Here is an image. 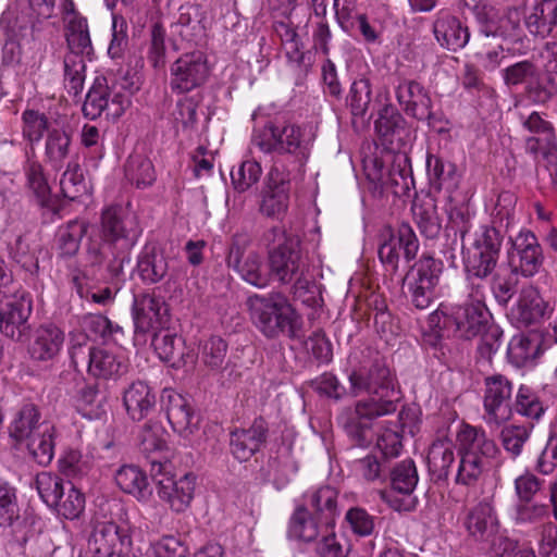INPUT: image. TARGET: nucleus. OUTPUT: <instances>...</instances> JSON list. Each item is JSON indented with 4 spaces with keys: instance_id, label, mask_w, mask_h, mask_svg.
<instances>
[{
    "instance_id": "obj_1",
    "label": "nucleus",
    "mask_w": 557,
    "mask_h": 557,
    "mask_svg": "<svg viewBox=\"0 0 557 557\" xmlns=\"http://www.w3.org/2000/svg\"><path fill=\"white\" fill-rule=\"evenodd\" d=\"M85 221H70L61 226L55 236L57 259L66 270V280L72 277V269L84 271L87 267L107 264L112 278L123 275L125 264L131 262V251L141 233L134 216L121 210L108 208L101 214L100 239L88 237L85 245V265L76 259L81 242L87 233Z\"/></svg>"
},
{
    "instance_id": "obj_2",
    "label": "nucleus",
    "mask_w": 557,
    "mask_h": 557,
    "mask_svg": "<svg viewBox=\"0 0 557 557\" xmlns=\"http://www.w3.org/2000/svg\"><path fill=\"white\" fill-rule=\"evenodd\" d=\"M448 224L445 227L446 246L451 250L450 258H455L454 251L461 248L467 280V289L473 290L478 296L488 289V278L494 274L503 236L495 226H482L481 234L473 245L465 248L463 239L470 230L468 215L457 208L448 213Z\"/></svg>"
},
{
    "instance_id": "obj_3",
    "label": "nucleus",
    "mask_w": 557,
    "mask_h": 557,
    "mask_svg": "<svg viewBox=\"0 0 557 557\" xmlns=\"http://www.w3.org/2000/svg\"><path fill=\"white\" fill-rule=\"evenodd\" d=\"M313 135L302 125L290 121H268L255 128L251 143L267 154H275L287 169L300 172L311 153Z\"/></svg>"
},
{
    "instance_id": "obj_4",
    "label": "nucleus",
    "mask_w": 557,
    "mask_h": 557,
    "mask_svg": "<svg viewBox=\"0 0 557 557\" xmlns=\"http://www.w3.org/2000/svg\"><path fill=\"white\" fill-rule=\"evenodd\" d=\"M351 393L357 396L362 391L374 396L362 399L356 404L355 412L345 424L349 432L370 429L372 421L383 414V396L379 391L383 387V354L367 348L362 354L361 366L349 374Z\"/></svg>"
},
{
    "instance_id": "obj_5",
    "label": "nucleus",
    "mask_w": 557,
    "mask_h": 557,
    "mask_svg": "<svg viewBox=\"0 0 557 557\" xmlns=\"http://www.w3.org/2000/svg\"><path fill=\"white\" fill-rule=\"evenodd\" d=\"M407 129L400 114L385 106V164H389L385 189L395 198L397 209L406 207L413 177L409 157L405 150Z\"/></svg>"
},
{
    "instance_id": "obj_6",
    "label": "nucleus",
    "mask_w": 557,
    "mask_h": 557,
    "mask_svg": "<svg viewBox=\"0 0 557 557\" xmlns=\"http://www.w3.org/2000/svg\"><path fill=\"white\" fill-rule=\"evenodd\" d=\"M247 307L252 323L267 338L300 337L302 318L283 293L253 294Z\"/></svg>"
},
{
    "instance_id": "obj_7",
    "label": "nucleus",
    "mask_w": 557,
    "mask_h": 557,
    "mask_svg": "<svg viewBox=\"0 0 557 557\" xmlns=\"http://www.w3.org/2000/svg\"><path fill=\"white\" fill-rule=\"evenodd\" d=\"M459 463L455 482L472 486L486 470L487 460L498 453L495 442L487 437L482 428L463 424L456 436Z\"/></svg>"
},
{
    "instance_id": "obj_8",
    "label": "nucleus",
    "mask_w": 557,
    "mask_h": 557,
    "mask_svg": "<svg viewBox=\"0 0 557 557\" xmlns=\"http://www.w3.org/2000/svg\"><path fill=\"white\" fill-rule=\"evenodd\" d=\"M10 436L25 443L28 453L40 466H48L54 456L55 429L49 421H41L38 408L24 405L10 425Z\"/></svg>"
},
{
    "instance_id": "obj_9",
    "label": "nucleus",
    "mask_w": 557,
    "mask_h": 557,
    "mask_svg": "<svg viewBox=\"0 0 557 557\" xmlns=\"http://www.w3.org/2000/svg\"><path fill=\"white\" fill-rule=\"evenodd\" d=\"M268 263L270 281L273 278L281 285H290L295 297L309 292L312 280L297 238L284 236L282 243L269 250Z\"/></svg>"
},
{
    "instance_id": "obj_10",
    "label": "nucleus",
    "mask_w": 557,
    "mask_h": 557,
    "mask_svg": "<svg viewBox=\"0 0 557 557\" xmlns=\"http://www.w3.org/2000/svg\"><path fill=\"white\" fill-rule=\"evenodd\" d=\"M249 244L246 235H234L226 256V264L247 284L262 289L270 285L269 264L265 265L260 253L248 250Z\"/></svg>"
},
{
    "instance_id": "obj_11",
    "label": "nucleus",
    "mask_w": 557,
    "mask_h": 557,
    "mask_svg": "<svg viewBox=\"0 0 557 557\" xmlns=\"http://www.w3.org/2000/svg\"><path fill=\"white\" fill-rule=\"evenodd\" d=\"M129 104L131 99L126 92L115 85L110 86L106 77L98 76L86 95L83 112L90 120L99 117L102 113L109 119H117Z\"/></svg>"
},
{
    "instance_id": "obj_12",
    "label": "nucleus",
    "mask_w": 557,
    "mask_h": 557,
    "mask_svg": "<svg viewBox=\"0 0 557 557\" xmlns=\"http://www.w3.org/2000/svg\"><path fill=\"white\" fill-rule=\"evenodd\" d=\"M210 74L207 57L201 51L183 53L170 66V88L181 95L202 86Z\"/></svg>"
},
{
    "instance_id": "obj_13",
    "label": "nucleus",
    "mask_w": 557,
    "mask_h": 557,
    "mask_svg": "<svg viewBox=\"0 0 557 557\" xmlns=\"http://www.w3.org/2000/svg\"><path fill=\"white\" fill-rule=\"evenodd\" d=\"M418 471L412 459L408 458L396 463L389 470L391 491L385 493V502L397 512L414 510L417 499L412 493L418 483Z\"/></svg>"
},
{
    "instance_id": "obj_14",
    "label": "nucleus",
    "mask_w": 557,
    "mask_h": 557,
    "mask_svg": "<svg viewBox=\"0 0 557 557\" xmlns=\"http://www.w3.org/2000/svg\"><path fill=\"white\" fill-rule=\"evenodd\" d=\"M486 293L478 296L473 290L467 289L468 300L455 308L447 322H453L458 336L471 339L479 336L490 324V313L484 304Z\"/></svg>"
},
{
    "instance_id": "obj_15",
    "label": "nucleus",
    "mask_w": 557,
    "mask_h": 557,
    "mask_svg": "<svg viewBox=\"0 0 557 557\" xmlns=\"http://www.w3.org/2000/svg\"><path fill=\"white\" fill-rule=\"evenodd\" d=\"M483 406L487 423L502 424L512 416V383L503 374L486 376Z\"/></svg>"
},
{
    "instance_id": "obj_16",
    "label": "nucleus",
    "mask_w": 557,
    "mask_h": 557,
    "mask_svg": "<svg viewBox=\"0 0 557 557\" xmlns=\"http://www.w3.org/2000/svg\"><path fill=\"white\" fill-rule=\"evenodd\" d=\"M132 315L136 341L146 342V334L157 332L168 322V306L156 295L144 294L134 297Z\"/></svg>"
},
{
    "instance_id": "obj_17",
    "label": "nucleus",
    "mask_w": 557,
    "mask_h": 557,
    "mask_svg": "<svg viewBox=\"0 0 557 557\" xmlns=\"http://www.w3.org/2000/svg\"><path fill=\"white\" fill-rule=\"evenodd\" d=\"M161 407L173 431L187 438L200 424V416L194 410L190 401L172 388H164L161 394Z\"/></svg>"
},
{
    "instance_id": "obj_18",
    "label": "nucleus",
    "mask_w": 557,
    "mask_h": 557,
    "mask_svg": "<svg viewBox=\"0 0 557 557\" xmlns=\"http://www.w3.org/2000/svg\"><path fill=\"white\" fill-rule=\"evenodd\" d=\"M132 544L129 527L113 521L97 522L88 541L92 557H110Z\"/></svg>"
},
{
    "instance_id": "obj_19",
    "label": "nucleus",
    "mask_w": 557,
    "mask_h": 557,
    "mask_svg": "<svg viewBox=\"0 0 557 557\" xmlns=\"http://www.w3.org/2000/svg\"><path fill=\"white\" fill-rule=\"evenodd\" d=\"M292 170L282 160L273 161L268 174L267 191L261 211L268 216H277L288 208Z\"/></svg>"
},
{
    "instance_id": "obj_20",
    "label": "nucleus",
    "mask_w": 557,
    "mask_h": 557,
    "mask_svg": "<svg viewBox=\"0 0 557 557\" xmlns=\"http://www.w3.org/2000/svg\"><path fill=\"white\" fill-rule=\"evenodd\" d=\"M510 239L511 249L508 255L512 271L527 277L536 274L544 259L536 236L531 231H521Z\"/></svg>"
},
{
    "instance_id": "obj_21",
    "label": "nucleus",
    "mask_w": 557,
    "mask_h": 557,
    "mask_svg": "<svg viewBox=\"0 0 557 557\" xmlns=\"http://www.w3.org/2000/svg\"><path fill=\"white\" fill-rule=\"evenodd\" d=\"M71 358L75 366L79 359L87 361L89 374L98 379L115 377L126 370L123 360L106 348H88L85 354L82 346L73 347Z\"/></svg>"
},
{
    "instance_id": "obj_22",
    "label": "nucleus",
    "mask_w": 557,
    "mask_h": 557,
    "mask_svg": "<svg viewBox=\"0 0 557 557\" xmlns=\"http://www.w3.org/2000/svg\"><path fill=\"white\" fill-rule=\"evenodd\" d=\"M32 312V300L28 296L12 295L0 301V329L12 339L21 341L26 330V322Z\"/></svg>"
},
{
    "instance_id": "obj_23",
    "label": "nucleus",
    "mask_w": 557,
    "mask_h": 557,
    "mask_svg": "<svg viewBox=\"0 0 557 557\" xmlns=\"http://www.w3.org/2000/svg\"><path fill=\"white\" fill-rule=\"evenodd\" d=\"M396 98L404 110L418 120L434 125L440 120L432 109V100L424 87L416 81H404L396 90Z\"/></svg>"
},
{
    "instance_id": "obj_24",
    "label": "nucleus",
    "mask_w": 557,
    "mask_h": 557,
    "mask_svg": "<svg viewBox=\"0 0 557 557\" xmlns=\"http://www.w3.org/2000/svg\"><path fill=\"white\" fill-rule=\"evenodd\" d=\"M196 476L185 474L178 480L165 476L157 481V494L176 513L184 512L191 504L195 495Z\"/></svg>"
},
{
    "instance_id": "obj_25",
    "label": "nucleus",
    "mask_w": 557,
    "mask_h": 557,
    "mask_svg": "<svg viewBox=\"0 0 557 557\" xmlns=\"http://www.w3.org/2000/svg\"><path fill=\"white\" fill-rule=\"evenodd\" d=\"M268 425L262 418L255 419L248 429L231 432L230 450L240 462L249 460L265 443Z\"/></svg>"
},
{
    "instance_id": "obj_26",
    "label": "nucleus",
    "mask_w": 557,
    "mask_h": 557,
    "mask_svg": "<svg viewBox=\"0 0 557 557\" xmlns=\"http://www.w3.org/2000/svg\"><path fill=\"white\" fill-rule=\"evenodd\" d=\"M64 332L53 324L38 326L29 342L28 352L37 361H51L61 351L64 344Z\"/></svg>"
},
{
    "instance_id": "obj_27",
    "label": "nucleus",
    "mask_w": 557,
    "mask_h": 557,
    "mask_svg": "<svg viewBox=\"0 0 557 557\" xmlns=\"http://www.w3.org/2000/svg\"><path fill=\"white\" fill-rule=\"evenodd\" d=\"M153 389L144 381L132 382L123 392V405L133 421H141L156 408Z\"/></svg>"
},
{
    "instance_id": "obj_28",
    "label": "nucleus",
    "mask_w": 557,
    "mask_h": 557,
    "mask_svg": "<svg viewBox=\"0 0 557 557\" xmlns=\"http://www.w3.org/2000/svg\"><path fill=\"white\" fill-rule=\"evenodd\" d=\"M70 160H75L72 153V138L63 128L48 129L45 138L44 161L54 172L61 171Z\"/></svg>"
},
{
    "instance_id": "obj_29",
    "label": "nucleus",
    "mask_w": 557,
    "mask_h": 557,
    "mask_svg": "<svg viewBox=\"0 0 557 557\" xmlns=\"http://www.w3.org/2000/svg\"><path fill=\"white\" fill-rule=\"evenodd\" d=\"M523 127L535 134L525 140V150L531 154H546L556 148V135L550 122L537 112H532L523 122Z\"/></svg>"
},
{
    "instance_id": "obj_30",
    "label": "nucleus",
    "mask_w": 557,
    "mask_h": 557,
    "mask_svg": "<svg viewBox=\"0 0 557 557\" xmlns=\"http://www.w3.org/2000/svg\"><path fill=\"white\" fill-rule=\"evenodd\" d=\"M433 32L441 46L451 51L463 48L470 38L469 28L458 17L448 13L436 18Z\"/></svg>"
},
{
    "instance_id": "obj_31",
    "label": "nucleus",
    "mask_w": 557,
    "mask_h": 557,
    "mask_svg": "<svg viewBox=\"0 0 557 557\" xmlns=\"http://www.w3.org/2000/svg\"><path fill=\"white\" fill-rule=\"evenodd\" d=\"M549 312L548 304L532 285L521 289L518 304L516 308L512 309L515 318L524 326L540 322Z\"/></svg>"
},
{
    "instance_id": "obj_32",
    "label": "nucleus",
    "mask_w": 557,
    "mask_h": 557,
    "mask_svg": "<svg viewBox=\"0 0 557 557\" xmlns=\"http://www.w3.org/2000/svg\"><path fill=\"white\" fill-rule=\"evenodd\" d=\"M465 527L470 536L484 541L493 535L498 528V520L492 504L483 499L471 508L465 520Z\"/></svg>"
},
{
    "instance_id": "obj_33",
    "label": "nucleus",
    "mask_w": 557,
    "mask_h": 557,
    "mask_svg": "<svg viewBox=\"0 0 557 557\" xmlns=\"http://www.w3.org/2000/svg\"><path fill=\"white\" fill-rule=\"evenodd\" d=\"M455 445L447 435L433 441L429 448L426 462L429 473L435 482L445 481L455 461Z\"/></svg>"
},
{
    "instance_id": "obj_34",
    "label": "nucleus",
    "mask_w": 557,
    "mask_h": 557,
    "mask_svg": "<svg viewBox=\"0 0 557 557\" xmlns=\"http://www.w3.org/2000/svg\"><path fill=\"white\" fill-rule=\"evenodd\" d=\"M387 235L389 239L388 243L385 240V247L389 246V251L387 257H385V267L391 265L395 271L397 269L396 262L399 258V250H403L405 258L409 261L416 257L419 245L412 228L408 224H401L398 227L397 236H395L389 226H385V237Z\"/></svg>"
},
{
    "instance_id": "obj_35",
    "label": "nucleus",
    "mask_w": 557,
    "mask_h": 557,
    "mask_svg": "<svg viewBox=\"0 0 557 557\" xmlns=\"http://www.w3.org/2000/svg\"><path fill=\"white\" fill-rule=\"evenodd\" d=\"M543 339L539 333L515 335L508 344L507 358L515 367H524L542 354Z\"/></svg>"
},
{
    "instance_id": "obj_36",
    "label": "nucleus",
    "mask_w": 557,
    "mask_h": 557,
    "mask_svg": "<svg viewBox=\"0 0 557 557\" xmlns=\"http://www.w3.org/2000/svg\"><path fill=\"white\" fill-rule=\"evenodd\" d=\"M137 270L145 283L157 284L169 272L168 257L156 246H145L137 259Z\"/></svg>"
},
{
    "instance_id": "obj_37",
    "label": "nucleus",
    "mask_w": 557,
    "mask_h": 557,
    "mask_svg": "<svg viewBox=\"0 0 557 557\" xmlns=\"http://www.w3.org/2000/svg\"><path fill=\"white\" fill-rule=\"evenodd\" d=\"M426 172L431 185L436 190L455 191L460 183L456 165L443 158L429 153L426 157Z\"/></svg>"
},
{
    "instance_id": "obj_38",
    "label": "nucleus",
    "mask_w": 557,
    "mask_h": 557,
    "mask_svg": "<svg viewBox=\"0 0 557 557\" xmlns=\"http://www.w3.org/2000/svg\"><path fill=\"white\" fill-rule=\"evenodd\" d=\"M413 423V412L404 406L396 417L385 420V459L399 456L403 448L401 437L406 430L412 433Z\"/></svg>"
},
{
    "instance_id": "obj_39",
    "label": "nucleus",
    "mask_w": 557,
    "mask_h": 557,
    "mask_svg": "<svg viewBox=\"0 0 557 557\" xmlns=\"http://www.w3.org/2000/svg\"><path fill=\"white\" fill-rule=\"evenodd\" d=\"M310 505L315 518L325 531L333 529L336 518L339 516L337 507V491L331 486H322L310 496Z\"/></svg>"
},
{
    "instance_id": "obj_40",
    "label": "nucleus",
    "mask_w": 557,
    "mask_h": 557,
    "mask_svg": "<svg viewBox=\"0 0 557 557\" xmlns=\"http://www.w3.org/2000/svg\"><path fill=\"white\" fill-rule=\"evenodd\" d=\"M525 26L533 35H552L557 38V2L536 3L532 12L525 16Z\"/></svg>"
},
{
    "instance_id": "obj_41",
    "label": "nucleus",
    "mask_w": 557,
    "mask_h": 557,
    "mask_svg": "<svg viewBox=\"0 0 557 557\" xmlns=\"http://www.w3.org/2000/svg\"><path fill=\"white\" fill-rule=\"evenodd\" d=\"M67 281L81 299L100 306H107L114 301L116 292L112 287L95 288L89 285V276L87 275L86 269L84 271L72 269V277Z\"/></svg>"
},
{
    "instance_id": "obj_42",
    "label": "nucleus",
    "mask_w": 557,
    "mask_h": 557,
    "mask_svg": "<svg viewBox=\"0 0 557 557\" xmlns=\"http://www.w3.org/2000/svg\"><path fill=\"white\" fill-rule=\"evenodd\" d=\"M117 486L138 500H147L152 491L146 474L136 466H123L115 473Z\"/></svg>"
},
{
    "instance_id": "obj_43",
    "label": "nucleus",
    "mask_w": 557,
    "mask_h": 557,
    "mask_svg": "<svg viewBox=\"0 0 557 557\" xmlns=\"http://www.w3.org/2000/svg\"><path fill=\"white\" fill-rule=\"evenodd\" d=\"M534 429L532 422L506 423L499 432V440L504 450L512 458H518Z\"/></svg>"
},
{
    "instance_id": "obj_44",
    "label": "nucleus",
    "mask_w": 557,
    "mask_h": 557,
    "mask_svg": "<svg viewBox=\"0 0 557 557\" xmlns=\"http://www.w3.org/2000/svg\"><path fill=\"white\" fill-rule=\"evenodd\" d=\"M151 344L161 360L172 362L173 366L184 363V341L169 330L154 332Z\"/></svg>"
},
{
    "instance_id": "obj_45",
    "label": "nucleus",
    "mask_w": 557,
    "mask_h": 557,
    "mask_svg": "<svg viewBox=\"0 0 557 557\" xmlns=\"http://www.w3.org/2000/svg\"><path fill=\"white\" fill-rule=\"evenodd\" d=\"M522 15L517 8H508L503 15H499L496 8L494 14L488 17L481 32L485 36L511 37L520 29Z\"/></svg>"
},
{
    "instance_id": "obj_46",
    "label": "nucleus",
    "mask_w": 557,
    "mask_h": 557,
    "mask_svg": "<svg viewBox=\"0 0 557 557\" xmlns=\"http://www.w3.org/2000/svg\"><path fill=\"white\" fill-rule=\"evenodd\" d=\"M24 172L28 190L34 195L38 205L48 207L51 201V189L42 164L35 159L28 158L24 165Z\"/></svg>"
},
{
    "instance_id": "obj_47",
    "label": "nucleus",
    "mask_w": 557,
    "mask_h": 557,
    "mask_svg": "<svg viewBox=\"0 0 557 557\" xmlns=\"http://www.w3.org/2000/svg\"><path fill=\"white\" fill-rule=\"evenodd\" d=\"M166 431L159 422L148 421L137 435V446L147 458L161 454L168 448Z\"/></svg>"
},
{
    "instance_id": "obj_48",
    "label": "nucleus",
    "mask_w": 557,
    "mask_h": 557,
    "mask_svg": "<svg viewBox=\"0 0 557 557\" xmlns=\"http://www.w3.org/2000/svg\"><path fill=\"white\" fill-rule=\"evenodd\" d=\"M547 407L544 405L535 391L527 385H521L517 392L512 411L527 418L534 424L539 422L544 416Z\"/></svg>"
},
{
    "instance_id": "obj_49",
    "label": "nucleus",
    "mask_w": 557,
    "mask_h": 557,
    "mask_svg": "<svg viewBox=\"0 0 557 557\" xmlns=\"http://www.w3.org/2000/svg\"><path fill=\"white\" fill-rule=\"evenodd\" d=\"M320 521L314 517H310L305 507H298L289 520L288 535L292 539L312 542L321 534Z\"/></svg>"
},
{
    "instance_id": "obj_50",
    "label": "nucleus",
    "mask_w": 557,
    "mask_h": 557,
    "mask_svg": "<svg viewBox=\"0 0 557 557\" xmlns=\"http://www.w3.org/2000/svg\"><path fill=\"white\" fill-rule=\"evenodd\" d=\"M66 41L70 53L83 55L91 50V40L88 30L87 20L81 16H73L67 24Z\"/></svg>"
},
{
    "instance_id": "obj_51",
    "label": "nucleus",
    "mask_w": 557,
    "mask_h": 557,
    "mask_svg": "<svg viewBox=\"0 0 557 557\" xmlns=\"http://www.w3.org/2000/svg\"><path fill=\"white\" fill-rule=\"evenodd\" d=\"M35 485L40 498L49 507L60 502L62 493L66 488V482L51 472L38 473L35 479Z\"/></svg>"
},
{
    "instance_id": "obj_52",
    "label": "nucleus",
    "mask_w": 557,
    "mask_h": 557,
    "mask_svg": "<svg viewBox=\"0 0 557 557\" xmlns=\"http://www.w3.org/2000/svg\"><path fill=\"white\" fill-rule=\"evenodd\" d=\"M86 189L83 170L77 160H70L65 164V170L60 178V190L62 195L74 200L79 197Z\"/></svg>"
},
{
    "instance_id": "obj_53",
    "label": "nucleus",
    "mask_w": 557,
    "mask_h": 557,
    "mask_svg": "<svg viewBox=\"0 0 557 557\" xmlns=\"http://www.w3.org/2000/svg\"><path fill=\"white\" fill-rule=\"evenodd\" d=\"M85 60L83 55L67 53L64 58V84L67 91L77 96L83 90L85 81Z\"/></svg>"
},
{
    "instance_id": "obj_54",
    "label": "nucleus",
    "mask_w": 557,
    "mask_h": 557,
    "mask_svg": "<svg viewBox=\"0 0 557 557\" xmlns=\"http://www.w3.org/2000/svg\"><path fill=\"white\" fill-rule=\"evenodd\" d=\"M549 515L547 504L523 500L515 506L513 522L518 527L531 525L548 519Z\"/></svg>"
},
{
    "instance_id": "obj_55",
    "label": "nucleus",
    "mask_w": 557,
    "mask_h": 557,
    "mask_svg": "<svg viewBox=\"0 0 557 557\" xmlns=\"http://www.w3.org/2000/svg\"><path fill=\"white\" fill-rule=\"evenodd\" d=\"M104 397L99 394L96 385H87L81 389L76 400V409L89 420L98 419L103 413Z\"/></svg>"
},
{
    "instance_id": "obj_56",
    "label": "nucleus",
    "mask_w": 557,
    "mask_h": 557,
    "mask_svg": "<svg viewBox=\"0 0 557 557\" xmlns=\"http://www.w3.org/2000/svg\"><path fill=\"white\" fill-rule=\"evenodd\" d=\"M20 517L16 488L0 479V527H10Z\"/></svg>"
},
{
    "instance_id": "obj_57",
    "label": "nucleus",
    "mask_w": 557,
    "mask_h": 557,
    "mask_svg": "<svg viewBox=\"0 0 557 557\" xmlns=\"http://www.w3.org/2000/svg\"><path fill=\"white\" fill-rule=\"evenodd\" d=\"M126 178L137 187H147L154 181V169L150 160L140 156L131 157L125 165Z\"/></svg>"
},
{
    "instance_id": "obj_58",
    "label": "nucleus",
    "mask_w": 557,
    "mask_h": 557,
    "mask_svg": "<svg viewBox=\"0 0 557 557\" xmlns=\"http://www.w3.org/2000/svg\"><path fill=\"white\" fill-rule=\"evenodd\" d=\"M57 512L65 519L77 518L85 508L84 495L71 482H66V488L58 504L53 505Z\"/></svg>"
},
{
    "instance_id": "obj_59",
    "label": "nucleus",
    "mask_w": 557,
    "mask_h": 557,
    "mask_svg": "<svg viewBox=\"0 0 557 557\" xmlns=\"http://www.w3.org/2000/svg\"><path fill=\"white\" fill-rule=\"evenodd\" d=\"M91 460L81 451L70 449L59 459V470L71 479H78L86 475L91 469Z\"/></svg>"
},
{
    "instance_id": "obj_60",
    "label": "nucleus",
    "mask_w": 557,
    "mask_h": 557,
    "mask_svg": "<svg viewBox=\"0 0 557 557\" xmlns=\"http://www.w3.org/2000/svg\"><path fill=\"white\" fill-rule=\"evenodd\" d=\"M227 355L226 342L219 337H210L202 346L200 359L201 362L212 371L222 370Z\"/></svg>"
},
{
    "instance_id": "obj_61",
    "label": "nucleus",
    "mask_w": 557,
    "mask_h": 557,
    "mask_svg": "<svg viewBox=\"0 0 557 557\" xmlns=\"http://www.w3.org/2000/svg\"><path fill=\"white\" fill-rule=\"evenodd\" d=\"M262 169L257 161L245 160L231 172L232 184L237 191L244 193L259 181Z\"/></svg>"
},
{
    "instance_id": "obj_62",
    "label": "nucleus",
    "mask_w": 557,
    "mask_h": 557,
    "mask_svg": "<svg viewBox=\"0 0 557 557\" xmlns=\"http://www.w3.org/2000/svg\"><path fill=\"white\" fill-rule=\"evenodd\" d=\"M23 136L30 143H38L44 133L53 127L49 126L48 117L45 113L36 110H25L22 114Z\"/></svg>"
},
{
    "instance_id": "obj_63",
    "label": "nucleus",
    "mask_w": 557,
    "mask_h": 557,
    "mask_svg": "<svg viewBox=\"0 0 557 557\" xmlns=\"http://www.w3.org/2000/svg\"><path fill=\"white\" fill-rule=\"evenodd\" d=\"M84 327L88 335L102 339L112 338L116 341V335L123 333L120 325L114 324L102 314H89L85 317Z\"/></svg>"
},
{
    "instance_id": "obj_64",
    "label": "nucleus",
    "mask_w": 557,
    "mask_h": 557,
    "mask_svg": "<svg viewBox=\"0 0 557 557\" xmlns=\"http://www.w3.org/2000/svg\"><path fill=\"white\" fill-rule=\"evenodd\" d=\"M349 550L347 541L338 537L333 531L324 534L315 546V553L319 557H347Z\"/></svg>"
}]
</instances>
